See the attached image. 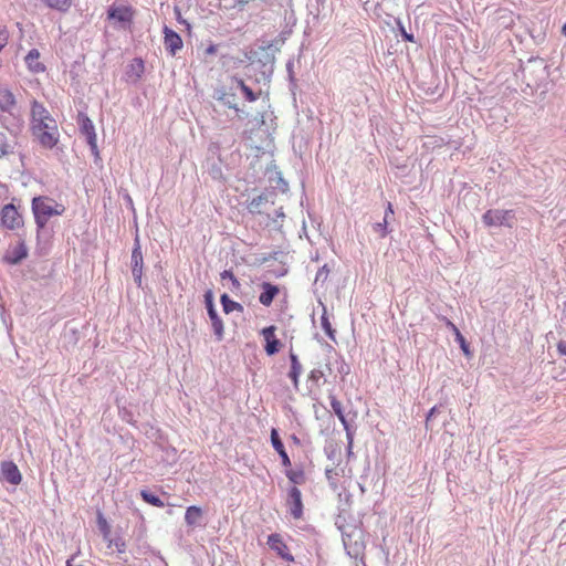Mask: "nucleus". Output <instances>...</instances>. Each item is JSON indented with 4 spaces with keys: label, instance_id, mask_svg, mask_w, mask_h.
Returning a JSON list of instances; mask_svg holds the SVG:
<instances>
[{
    "label": "nucleus",
    "instance_id": "obj_1",
    "mask_svg": "<svg viewBox=\"0 0 566 566\" xmlns=\"http://www.w3.org/2000/svg\"><path fill=\"white\" fill-rule=\"evenodd\" d=\"M31 209L36 224V240L40 245L42 241L46 243L50 238L48 222L52 217L62 216L65 212V206L48 196H38L32 199Z\"/></svg>",
    "mask_w": 566,
    "mask_h": 566
},
{
    "label": "nucleus",
    "instance_id": "obj_2",
    "mask_svg": "<svg viewBox=\"0 0 566 566\" xmlns=\"http://www.w3.org/2000/svg\"><path fill=\"white\" fill-rule=\"evenodd\" d=\"M24 124L23 109L15 95L6 86H0V124Z\"/></svg>",
    "mask_w": 566,
    "mask_h": 566
},
{
    "label": "nucleus",
    "instance_id": "obj_3",
    "mask_svg": "<svg viewBox=\"0 0 566 566\" xmlns=\"http://www.w3.org/2000/svg\"><path fill=\"white\" fill-rule=\"evenodd\" d=\"M342 539L347 555L355 560L364 559L365 542L364 531L357 525H340Z\"/></svg>",
    "mask_w": 566,
    "mask_h": 566
},
{
    "label": "nucleus",
    "instance_id": "obj_4",
    "mask_svg": "<svg viewBox=\"0 0 566 566\" xmlns=\"http://www.w3.org/2000/svg\"><path fill=\"white\" fill-rule=\"evenodd\" d=\"M3 130H0V158L15 154L20 147V138L24 129V124H0Z\"/></svg>",
    "mask_w": 566,
    "mask_h": 566
},
{
    "label": "nucleus",
    "instance_id": "obj_5",
    "mask_svg": "<svg viewBox=\"0 0 566 566\" xmlns=\"http://www.w3.org/2000/svg\"><path fill=\"white\" fill-rule=\"evenodd\" d=\"M33 136L44 148L52 149L59 142V129L55 119L31 125Z\"/></svg>",
    "mask_w": 566,
    "mask_h": 566
},
{
    "label": "nucleus",
    "instance_id": "obj_6",
    "mask_svg": "<svg viewBox=\"0 0 566 566\" xmlns=\"http://www.w3.org/2000/svg\"><path fill=\"white\" fill-rule=\"evenodd\" d=\"M515 219L513 210L490 209L484 212L482 220L488 227H512Z\"/></svg>",
    "mask_w": 566,
    "mask_h": 566
},
{
    "label": "nucleus",
    "instance_id": "obj_7",
    "mask_svg": "<svg viewBox=\"0 0 566 566\" xmlns=\"http://www.w3.org/2000/svg\"><path fill=\"white\" fill-rule=\"evenodd\" d=\"M205 304L207 308L208 316L211 321L213 333L216 335L217 340H222L224 335L223 323L220 316L217 313L214 303H213V292L211 290L206 291L205 295Z\"/></svg>",
    "mask_w": 566,
    "mask_h": 566
},
{
    "label": "nucleus",
    "instance_id": "obj_8",
    "mask_svg": "<svg viewBox=\"0 0 566 566\" xmlns=\"http://www.w3.org/2000/svg\"><path fill=\"white\" fill-rule=\"evenodd\" d=\"M130 268L134 282L138 287H140L143 283L144 258L138 235H136L134 240V248L130 256Z\"/></svg>",
    "mask_w": 566,
    "mask_h": 566
},
{
    "label": "nucleus",
    "instance_id": "obj_9",
    "mask_svg": "<svg viewBox=\"0 0 566 566\" xmlns=\"http://www.w3.org/2000/svg\"><path fill=\"white\" fill-rule=\"evenodd\" d=\"M77 123L81 133L86 137V142L95 156H98L97 137L93 122L85 113H78Z\"/></svg>",
    "mask_w": 566,
    "mask_h": 566
},
{
    "label": "nucleus",
    "instance_id": "obj_10",
    "mask_svg": "<svg viewBox=\"0 0 566 566\" xmlns=\"http://www.w3.org/2000/svg\"><path fill=\"white\" fill-rule=\"evenodd\" d=\"M329 400H331V407H332L334 413L337 416V418L339 419V421L342 422V424L344 427V430L346 431V438H347V442H348V453L350 454L355 430L349 424V422L344 413L342 402L334 395H329Z\"/></svg>",
    "mask_w": 566,
    "mask_h": 566
},
{
    "label": "nucleus",
    "instance_id": "obj_11",
    "mask_svg": "<svg viewBox=\"0 0 566 566\" xmlns=\"http://www.w3.org/2000/svg\"><path fill=\"white\" fill-rule=\"evenodd\" d=\"M286 506L290 515L294 520H301L303 517L304 506L302 502V493L295 485L287 490Z\"/></svg>",
    "mask_w": 566,
    "mask_h": 566
},
{
    "label": "nucleus",
    "instance_id": "obj_12",
    "mask_svg": "<svg viewBox=\"0 0 566 566\" xmlns=\"http://www.w3.org/2000/svg\"><path fill=\"white\" fill-rule=\"evenodd\" d=\"M273 191L262 192L248 203V210L253 214L269 213V207L274 205Z\"/></svg>",
    "mask_w": 566,
    "mask_h": 566
},
{
    "label": "nucleus",
    "instance_id": "obj_13",
    "mask_svg": "<svg viewBox=\"0 0 566 566\" xmlns=\"http://www.w3.org/2000/svg\"><path fill=\"white\" fill-rule=\"evenodd\" d=\"M250 60L253 63H260L262 66L269 67V70L272 71L275 61L272 45L259 46L256 50L251 52Z\"/></svg>",
    "mask_w": 566,
    "mask_h": 566
},
{
    "label": "nucleus",
    "instance_id": "obj_14",
    "mask_svg": "<svg viewBox=\"0 0 566 566\" xmlns=\"http://www.w3.org/2000/svg\"><path fill=\"white\" fill-rule=\"evenodd\" d=\"M1 223L3 227L13 230L22 224V217L12 203L6 205L1 210Z\"/></svg>",
    "mask_w": 566,
    "mask_h": 566
},
{
    "label": "nucleus",
    "instance_id": "obj_15",
    "mask_svg": "<svg viewBox=\"0 0 566 566\" xmlns=\"http://www.w3.org/2000/svg\"><path fill=\"white\" fill-rule=\"evenodd\" d=\"M269 547L274 551L282 559L286 562H294V556L290 553L287 545L284 543L282 536L273 533L268 537Z\"/></svg>",
    "mask_w": 566,
    "mask_h": 566
},
{
    "label": "nucleus",
    "instance_id": "obj_16",
    "mask_svg": "<svg viewBox=\"0 0 566 566\" xmlns=\"http://www.w3.org/2000/svg\"><path fill=\"white\" fill-rule=\"evenodd\" d=\"M164 34L165 49L171 56H175L177 51L182 48V39L177 32L168 27L164 28Z\"/></svg>",
    "mask_w": 566,
    "mask_h": 566
},
{
    "label": "nucleus",
    "instance_id": "obj_17",
    "mask_svg": "<svg viewBox=\"0 0 566 566\" xmlns=\"http://www.w3.org/2000/svg\"><path fill=\"white\" fill-rule=\"evenodd\" d=\"M28 256V248L24 240H20L17 245L8 249L4 261L9 264H19L23 259Z\"/></svg>",
    "mask_w": 566,
    "mask_h": 566
},
{
    "label": "nucleus",
    "instance_id": "obj_18",
    "mask_svg": "<svg viewBox=\"0 0 566 566\" xmlns=\"http://www.w3.org/2000/svg\"><path fill=\"white\" fill-rule=\"evenodd\" d=\"M1 476L2 480L13 485L20 484L22 480L19 468L12 461H4L1 463Z\"/></svg>",
    "mask_w": 566,
    "mask_h": 566
},
{
    "label": "nucleus",
    "instance_id": "obj_19",
    "mask_svg": "<svg viewBox=\"0 0 566 566\" xmlns=\"http://www.w3.org/2000/svg\"><path fill=\"white\" fill-rule=\"evenodd\" d=\"M108 19L116 20L125 28L126 23L133 21V10L129 7H111L108 10Z\"/></svg>",
    "mask_w": 566,
    "mask_h": 566
},
{
    "label": "nucleus",
    "instance_id": "obj_20",
    "mask_svg": "<svg viewBox=\"0 0 566 566\" xmlns=\"http://www.w3.org/2000/svg\"><path fill=\"white\" fill-rule=\"evenodd\" d=\"M271 443L273 449L279 453L282 464L285 468L291 467V460L289 454L285 451L284 444L279 436V432L275 428L271 430Z\"/></svg>",
    "mask_w": 566,
    "mask_h": 566
},
{
    "label": "nucleus",
    "instance_id": "obj_21",
    "mask_svg": "<svg viewBox=\"0 0 566 566\" xmlns=\"http://www.w3.org/2000/svg\"><path fill=\"white\" fill-rule=\"evenodd\" d=\"M49 119H54L49 111L44 107V105L36 99H33L31 104V124L34 125L41 122H49Z\"/></svg>",
    "mask_w": 566,
    "mask_h": 566
},
{
    "label": "nucleus",
    "instance_id": "obj_22",
    "mask_svg": "<svg viewBox=\"0 0 566 566\" xmlns=\"http://www.w3.org/2000/svg\"><path fill=\"white\" fill-rule=\"evenodd\" d=\"M39 60L40 52L38 49H32L28 52V54L24 57V62L30 72L38 74L45 71V65Z\"/></svg>",
    "mask_w": 566,
    "mask_h": 566
},
{
    "label": "nucleus",
    "instance_id": "obj_23",
    "mask_svg": "<svg viewBox=\"0 0 566 566\" xmlns=\"http://www.w3.org/2000/svg\"><path fill=\"white\" fill-rule=\"evenodd\" d=\"M262 293L259 296V302L264 306H270L279 294V287L272 283L263 282L261 284Z\"/></svg>",
    "mask_w": 566,
    "mask_h": 566
},
{
    "label": "nucleus",
    "instance_id": "obj_24",
    "mask_svg": "<svg viewBox=\"0 0 566 566\" xmlns=\"http://www.w3.org/2000/svg\"><path fill=\"white\" fill-rule=\"evenodd\" d=\"M290 361H291V369L289 371V377L293 382V386L295 389H298V378L302 374V365L298 360V357L293 352H290Z\"/></svg>",
    "mask_w": 566,
    "mask_h": 566
},
{
    "label": "nucleus",
    "instance_id": "obj_25",
    "mask_svg": "<svg viewBox=\"0 0 566 566\" xmlns=\"http://www.w3.org/2000/svg\"><path fill=\"white\" fill-rule=\"evenodd\" d=\"M232 82L248 102H255L261 94V91H253L242 78L233 77Z\"/></svg>",
    "mask_w": 566,
    "mask_h": 566
},
{
    "label": "nucleus",
    "instance_id": "obj_26",
    "mask_svg": "<svg viewBox=\"0 0 566 566\" xmlns=\"http://www.w3.org/2000/svg\"><path fill=\"white\" fill-rule=\"evenodd\" d=\"M231 96L232 95H229L228 93H226L224 91H218L216 93V99L219 101V102H222L224 105H227L229 108H232L234 109L237 116L239 118H244V117H248V114L244 113L243 109L239 108L238 105L235 103L232 102L231 99Z\"/></svg>",
    "mask_w": 566,
    "mask_h": 566
},
{
    "label": "nucleus",
    "instance_id": "obj_27",
    "mask_svg": "<svg viewBox=\"0 0 566 566\" xmlns=\"http://www.w3.org/2000/svg\"><path fill=\"white\" fill-rule=\"evenodd\" d=\"M202 518V511L198 506H189L185 514V522L189 526H198L201 525L200 521Z\"/></svg>",
    "mask_w": 566,
    "mask_h": 566
},
{
    "label": "nucleus",
    "instance_id": "obj_28",
    "mask_svg": "<svg viewBox=\"0 0 566 566\" xmlns=\"http://www.w3.org/2000/svg\"><path fill=\"white\" fill-rule=\"evenodd\" d=\"M220 302L226 314H230L234 311L243 312V306L240 303L232 301L227 293L221 295Z\"/></svg>",
    "mask_w": 566,
    "mask_h": 566
},
{
    "label": "nucleus",
    "instance_id": "obj_29",
    "mask_svg": "<svg viewBox=\"0 0 566 566\" xmlns=\"http://www.w3.org/2000/svg\"><path fill=\"white\" fill-rule=\"evenodd\" d=\"M321 326L322 328L324 329V332L326 333V335L332 339V340H336V337H335V334H336V331L333 328L329 319H328V316H327V312H326V307L323 306V314L321 316Z\"/></svg>",
    "mask_w": 566,
    "mask_h": 566
},
{
    "label": "nucleus",
    "instance_id": "obj_30",
    "mask_svg": "<svg viewBox=\"0 0 566 566\" xmlns=\"http://www.w3.org/2000/svg\"><path fill=\"white\" fill-rule=\"evenodd\" d=\"M140 496L146 503H148L153 506L160 507V509L165 506L164 501L158 495L151 493L150 491L142 490Z\"/></svg>",
    "mask_w": 566,
    "mask_h": 566
},
{
    "label": "nucleus",
    "instance_id": "obj_31",
    "mask_svg": "<svg viewBox=\"0 0 566 566\" xmlns=\"http://www.w3.org/2000/svg\"><path fill=\"white\" fill-rule=\"evenodd\" d=\"M49 8L57 11H66L70 8L71 0H42Z\"/></svg>",
    "mask_w": 566,
    "mask_h": 566
},
{
    "label": "nucleus",
    "instance_id": "obj_32",
    "mask_svg": "<svg viewBox=\"0 0 566 566\" xmlns=\"http://www.w3.org/2000/svg\"><path fill=\"white\" fill-rule=\"evenodd\" d=\"M285 475L294 484H302L305 480L303 470H286Z\"/></svg>",
    "mask_w": 566,
    "mask_h": 566
},
{
    "label": "nucleus",
    "instance_id": "obj_33",
    "mask_svg": "<svg viewBox=\"0 0 566 566\" xmlns=\"http://www.w3.org/2000/svg\"><path fill=\"white\" fill-rule=\"evenodd\" d=\"M106 541L108 542L109 548L114 547L119 554L125 553L126 543L120 536L114 538L108 537Z\"/></svg>",
    "mask_w": 566,
    "mask_h": 566
},
{
    "label": "nucleus",
    "instance_id": "obj_34",
    "mask_svg": "<svg viewBox=\"0 0 566 566\" xmlns=\"http://www.w3.org/2000/svg\"><path fill=\"white\" fill-rule=\"evenodd\" d=\"M97 524H98L99 531L103 534L104 539H108V537L111 535V528L102 513H98V515H97Z\"/></svg>",
    "mask_w": 566,
    "mask_h": 566
},
{
    "label": "nucleus",
    "instance_id": "obj_35",
    "mask_svg": "<svg viewBox=\"0 0 566 566\" xmlns=\"http://www.w3.org/2000/svg\"><path fill=\"white\" fill-rule=\"evenodd\" d=\"M271 180L275 181L274 188L279 189L282 192H286L289 190V184L282 177L280 171L275 172V178H271Z\"/></svg>",
    "mask_w": 566,
    "mask_h": 566
},
{
    "label": "nucleus",
    "instance_id": "obj_36",
    "mask_svg": "<svg viewBox=\"0 0 566 566\" xmlns=\"http://www.w3.org/2000/svg\"><path fill=\"white\" fill-rule=\"evenodd\" d=\"M280 340L277 338L271 339L265 344V352L269 356L276 354L280 350Z\"/></svg>",
    "mask_w": 566,
    "mask_h": 566
},
{
    "label": "nucleus",
    "instance_id": "obj_37",
    "mask_svg": "<svg viewBox=\"0 0 566 566\" xmlns=\"http://www.w3.org/2000/svg\"><path fill=\"white\" fill-rule=\"evenodd\" d=\"M373 229L380 238H385L388 234V221L382 220L381 222H376Z\"/></svg>",
    "mask_w": 566,
    "mask_h": 566
},
{
    "label": "nucleus",
    "instance_id": "obj_38",
    "mask_svg": "<svg viewBox=\"0 0 566 566\" xmlns=\"http://www.w3.org/2000/svg\"><path fill=\"white\" fill-rule=\"evenodd\" d=\"M455 342L460 345V348L462 349L463 354L467 357H470L471 356L470 346H469V343L467 342V339L464 338V336L462 334L455 336Z\"/></svg>",
    "mask_w": 566,
    "mask_h": 566
},
{
    "label": "nucleus",
    "instance_id": "obj_39",
    "mask_svg": "<svg viewBox=\"0 0 566 566\" xmlns=\"http://www.w3.org/2000/svg\"><path fill=\"white\" fill-rule=\"evenodd\" d=\"M328 274H329V269L325 264L318 269L316 276H315V283H318V282L324 283L327 280Z\"/></svg>",
    "mask_w": 566,
    "mask_h": 566
},
{
    "label": "nucleus",
    "instance_id": "obj_40",
    "mask_svg": "<svg viewBox=\"0 0 566 566\" xmlns=\"http://www.w3.org/2000/svg\"><path fill=\"white\" fill-rule=\"evenodd\" d=\"M9 34L4 27L0 25V52L8 44ZM2 66V61L0 60V67Z\"/></svg>",
    "mask_w": 566,
    "mask_h": 566
},
{
    "label": "nucleus",
    "instance_id": "obj_41",
    "mask_svg": "<svg viewBox=\"0 0 566 566\" xmlns=\"http://www.w3.org/2000/svg\"><path fill=\"white\" fill-rule=\"evenodd\" d=\"M262 335L265 339V342H269L271 339H275V326L271 325V326H268V327H264L262 329Z\"/></svg>",
    "mask_w": 566,
    "mask_h": 566
},
{
    "label": "nucleus",
    "instance_id": "obj_42",
    "mask_svg": "<svg viewBox=\"0 0 566 566\" xmlns=\"http://www.w3.org/2000/svg\"><path fill=\"white\" fill-rule=\"evenodd\" d=\"M209 174L212 176L213 179H221L222 171H221L220 165L218 163H213L209 167Z\"/></svg>",
    "mask_w": 566,
    "mask_h": 566
},
{
    "label": "nucleus",
    "instance_id": "obj_43",
    "mask_svg": "<svg viewBox=\"0 0 566 566\" xmlns=\"http://www.w3.org/2000/svg\"><path fill=\"white\" fill-rule=\"evenodd\" d=\"M226 275H230V281H231L233 287L238 289L240 286L239 280L233 275V273L231 271L224 270L221 273V279L224 280Z\"/></svg>",
    "mask_w": 566,
    "mask_h": 566
},
{
    "label": "nucleus",
    "instance_id": "obj_44",
    "mask_svg": "<svg viewBox=\"0 0 566 566\" xmlns=\"http://www.w3.org/2000/svg\"><path fill=\"white\" fill-rule=\"evenodd\" d=\"M324 376L323 371L319 370V369H313L310 375H308V379L314 381V382H318V380Z\"/></svg>",
    "mask_w": 566,
    "mask_h": 566
},
{
    "label": "nucleus",
    "instance_id": "obj_45",
    "mask_svg": "<svg viewBox=\"0 0 566 566\" xmlns=\"http://www.w3.org/2000/svg\"><path fill=\"white\" fill-rule=\"evenodd\" d=\"M443 319L446 322L447 327L452 332L454 337L461 334L460 329L450 319L446 317Z\"/></svg>",
    "mask_w": 566,
    "mask_h": 566
},
{
    "label": "nucleus",
    "instance_id": "obj_46",
    "mask_svg": "<svg viewBox=\"0 0 566 566\" xmlns=\"http://www.w3.org/2000/svg\"><path fill=\"white\" fill-rule=\"evenodd\" d=\"M135 62H136V67L135 65H132V69H135V71L137 72V76L140 75V73L144 72V62L142 59H135Z\"/></svg>",
    "mask_w": 566,
    "mask_h": 566
},
{
    "label": "nucleus",
    "instance_id": "obj_47",
    "mask_svg": "<svg viewBox=\"0 0 566 566\" xmlns=\"http://www.w3.org/2000/svg\"><path fill=\"white\" fill-rule=\"evenodd\" d=\"M135 62H136V67L135 65H132V69H135V71L137 72V76L140 75V73L144 72V62L142 59H135Z\"/></svg>",
    "mask_w": 566,
    "mask_h": 566
},
{
    "label": "nucleus",
    "instance_id": "obj_48",
    "mask_svg": "<svg viewBox=\"0 0 566 566\" xmlns=\"http://www.w3.org/2000/svg\"><path fill=\"white\" fill-rule=\"evenodd\" d=\"M438 410H439V408L437 406H434L430 409V411L427 415V419H426L427 424L433 419V417L436 416Z\"/></svg>",
    "mask_w": 566,
    "mask_h": 566
},
{
    "label": "nucleus",
    "instance_id": "obj_49",
    "mask_svg": "<svg viewBox=\"0 0 566 566\" xmlns=\"http://www.w3.org/2000/svg\"><path fill=\"white\" fill-rule=\"evenodd\" d=\"M557 350L560 355L566 356V340H559L557 344Z\"/></svg>",
    "mask_w": 566,
    "mask_h": 566
},
{
    "label": "nucleus",
    "instance_id": "obj_50",
    "mask_svg": "<svg viewBox=\"0 0 566 566\" xmlns=\"http://www.w3.org/2000/svg\"><path fill=\"white\" fill-rule=\"evenodd\" d=\"M218 50V46L214 45V44H210L206 50H205V55H211V54H214Z\"/></svg>",
    "mask_w": 566,
    "mask_h": 566
},
{
    "label": "nucleus",
    "instance_id": "obj_51",
    "mask_svg": "<svg viewBox=\"0 0 566 566\" xmlns=\"http://www.w3.org/2000/svg\"><path fill=\"white\" fill-rule=\"evenodd\" d=\"M401 35L403 40L408 42H413V35L411 33H407L403 28H401Z\"/></svg>",
    "mask_w": 566,
    "mask_h": 566
},
{
    "label": "nucleus",
    "instance_id": "obj_52",
    "mask_svg": "<svg viewBox=\"0 0 566 566\" xmlns=\"http://www.w3.org/2000/svg\"><path fill=\"white\" fill-rule=\"evenodd\" d=\"M277 254L279 252H273V253H270L269 256H264L262 259L263 262H268L270 260H276L277 259Z\"/></svg>",
    "mask_w": 566,
    "mask_h": 566
},
{
    "label": "nucleus",
    "instance_id": "obj_53",
    "mask_svg": "<svg viewBox=\"0 0 566 566\" xmlns=\"http://www.w3.org/2000/svg\"><path fill=\"white\" fill-rule=\"evenodd\" d=\"M385 212H387V216L394 214L392 205L390 202L387 203V209Z\"/></svg>",
    "mask_w": 566,
    "mask_h": 566
},
{
    "label": "nucleus",
    "instance_id": "obj_54",
    "mask_svg": "<svg viewBox=\"0 0 566 566\" xmlns=\"http://www.w3.org/2000/svg\"><path fill=\"white\" fill-rule=\"evenodd\" d=\"M292 62H289L286 64V69H287V72H289V75H290V78L293 80V74H292Z\"/></svg>",
    "mask_w": 566,
    "mask_h": 566
},
{
    "label": "nucleus",
    "instance_id": "obj_55",
    "mask_svg": "<svg viewBox=\"0 0 566 566\" xmlns=\"http://www.w3.org/2000/svg\"><path fill=\"white\" fill-rule=\"evenodd\" d=\"M355 566H367L364 559L355 560Z\"/></svg>",
    "mask_w": 566,
    "mask_h": 566
},
{
    "label": "nucleus",
    "instance_id": "obj_56",
    "mask_svg": "<svg viewBox=\"0 0 566 566\" xmlns=\"http://www.w3.org/2000/svg\"><path fill=\"white\" fill-rule=\"evenodd\" d=\"M275 213L277 217H284V213H283V208H279L277 210H275Z\"/></svg>",
    "mask_w": 566,
    "mask_h": 566
},
{
    "label": "nucleus",
    "instance_id": "obj_57",
    "mask_svg": "<svg viewBox=\"0 0 566 566\" xmlns=\"http://www.w3.org/2000/svg\"><path fill=\"white\" fill-rule=\"evenodd\" d=\"M292 439L295 443H298L300 442V439L296 437V436H292Z\"/></svg>",
    "mask_w": 566,
    "mask_h": 566
},
{
    "label": "nucleus",
    "instance_id": "obj_58",
    "mask_svg": "<svg viewBox=\"0 0 566 566\" xmlns=\"http://www.w3.org/2000/svg\"><path fill=\"white\" fill-rule=\"evenodd\" d=\"M389 217H390V216H387V212H385V216H384V219H382V220H386V221H388V222H389Z\"/></svg>",
    "mask_w": 566,
    "mask_h": 566
},
{
    "label": "nucleus",
    "instance_id": "obj_59",
    "mask_svg": "<svg viewBox=\"0 0 566 566\" xmlns=\"http://www.w3.org/2000/svg\"><path fill=\"white\" fill-rule=\"evenodd\" d=\"M563 33L566 35V23L563 25Z\"/></svg>",
    "mask_w": 566,
    "mask_h": 566
},
{
    "label": "nucleus",
    "instance_id": "obj_60",
    "mask_svg": "<svg viewBox=\"0 0 566 566\" xmlns=\"http://www.w3.org/2000/svg\"><path fill=\"white\" fill-rule=\"evenodd\" d=\"M182 23H185L187 25V28H190V24L187 23L185 20L182 21Z\"/></svg>",
    "mask_w": 566,
    "mask_h": 566
}]
</instances>
